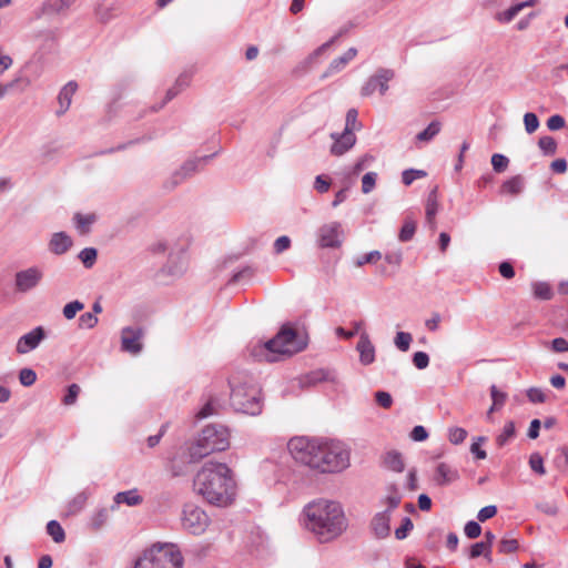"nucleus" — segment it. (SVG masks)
<instances>
[{
	"label": "nucleus",
	"mask_w": 568,
	"mask_h": 568,
	"mask_svg": "<svg viewBox=\"0 0 568 568\" xmlns=\"http://www.w3.org/2000/svg\"><path fill=\"white\" fill-rule=\"evenodd\" d=\"M287 448L297 463L321 473H336L349 466V452L341 442L298 436L288 442Z\"/></svg>",
	"instance_id": "f257e3e1"
},
{
	"label": "nucleus",
	"mask_w": 568,
	"mask_h": 568,
	"mask_svg": "<svg viewBox=\"0 0 568 568\" xmlns=\"http://www.w3.org/2000/svg\"><path fill=\"white\" fill-rule=\"evenodd\" d=\"M194 490L212 505L226 507L236 496L234 471L225 463L209 460L197 470Z\"/></svg>",
	"instance_id": "f03ea898"
},
{
	"label": "nucleus",
	"mask_w": 568,
	"mask_h": 568,
	"mask_svg": "<svg viewBox=\"0 0 568 568\" xmlns=\"http://www.w3.org/2000/svg\"><path fill=\"white\" fill-rule=\"evenodd\" d=\"M303 514L305 527L322 542L334 540L347 528L343 507L333 500H314L304 507Z\"/></svg>",
	"instance_id": "7ed1b4c3"
},
{
	"label": "nucleus",
	"mask_w": 568,
	"mask_h": 568,
	"mask_svg": "<svg viewBox=\"0 0 568 568\" xmlns=\"http://www.w3.org/2000/svg\"><path fill=\"white\" fill-rule=\"evenodd\" d=\"M305 346V341L298 337L296 331L284 325L275 337L253 346L251 354L258 362L274 363L293 356Z\"/></svg>",
	"instance_id": "20e7f679"
},
{
	"label": "nucleus",
	"mask_w": 568,
	"mask_h": 568,
	"mask_svg": "<svg viewBox=\"0 0 568 568\" xmlns=\"http://www.w3.org/2000/svg\"><path fill=\"white\" fill-rule=\"evenodd\" d=\"M230 429L226 426L211 424L205 426L199 437L186 449L187 463H197L215 452L230 447Z\"/></svg>",
	"instance_id": "39448f33"
},
{
	"label": "nucleus",
	"mask_w": 568,
	"mask_h": 568,
	"mask_svg": "<svg viewBox=\"0 0 568 568\" xmlns=\"http://www.w3.org/2000/svg\"><path fill=\"white\" fill-rule=\"evenodd\" d=\"M183 557L174 544H154L135 561L134 568H182Z\"/></svg>",
	"instance_id": "423d86ee"
},
{
	"label": "nucleus",
	"mask_w": 568,
	"mask_h": 568,
	"mask_svg": "<svg viewBox=\"0 0 568 568\" xmlns=\"http://www.w3.org/2000/svg\"><path fill=\"white\" fill-rule=\"evenodd\" d=\"M231 404L235 410L256 415L261 412L260 390L254 385H236L232 387Z\"/></svg>",
	"instance_id": "0eeeda50"
},
{
	"label": "nucleus",
	"mask_w": 568,
	"mask_h": 568,
	"mask_svg": "<svg viewBox=\"0 0 568 568\" xmlns=\"http://www.w3.org/2000/svg\"><path fill=\"white\" fill-rule=\"evenodd\" d=\"M209 523L210 518L201 507L193 504L184 506L182 525L189 532L201 535L206 530Z\"/></svg>",
	"instance_id": "6e6552de"
},
{
	"label": "nucleus",
	"mask_w": 568,
	"mask_h": 568,
	"mask_svg": "<svg viewBox=\"0 0 568 568\" xmlns=\"http://www.w3.org/2000/svg\"><path fill=\"white\" fill-rule=\"evenodd\" d=\"M394 78V71L389 69L379 70L374 77H371L362 88L364 97L372 95L376 90L382 95L388 90V82Z\"/></svg>",
	"instance_id": "1a4fd4ad"
},
{
	"label": "nucleus",
	"mask_w": 568,
	"mask_h": 568,
	"mask_svg": "<svg viewBox=\"0 0 568 568\" xmlns=\"http://www.w3.org/2000/svg\"><path fill=\"white\" fill-rule=\"evenodd\" d=\"M343 231L341 223L331 222L323 225L318 231V242L322 247H338L342 244Z\"/></svg>",
	"instance_id": "9d476101"
},
{
	"label": "nucleus",
	"mask_w": 568,
	"mask_h": 568,
	"mask_svg": "<svg viewBox=\"0 0 568 568\" xmlns=\"http://www.w3.org/2000/svg\"><path fill=\"white\" fill-rule=\"evenodd\" d=\"M42 278V272L38 267H30L16 274V288L27 292L38 285Z\"/></svg>",
	"instance_id": "9b49d317"
},
{
	"label": "nucleus",
	"mask_w": 568,
	"mask_h": 568,
	"mask_svg": "<svg viewBox=\"0 0 568 568\" xmlns=\"http://www.w3.org/2000/svg\"><path fill=\"white\" fill-rule=\"evenodd\" d=\"M142 329L125 327L122 331V349L131 354H138L142 349Z\"/></svg>",
	"instance_id": "f8f14e48"
},
{
	"label": "nucleus",
	"mask_w": 568,
	"mask_h": 568,
	"mask_svg": "<svg viewBox=\"0 0 568 568\" xmlns=\"http://www.w3.org/2000/svg\"><path fill=\"white\" fill-rule=\"evenodd\" d=\"M44 338V329L39 326L21 336L17 343V352L19 354H26L34 349L40 342Z\"/></svg>",
	"instance_id": "ddd939ff"
},
{
	"label": "nucleus",
	"mask_w": 568,
	"mask_h": 568,
	"mask_svg": "<svg viewBox=\"0 0 568 568\" xmlns=\"http://www.w3.org/2000/svg\"><path fill=\"white\" fill-rule=\"evenodd\" d=\"M356 348L359 353V361L363 365H369L375 361V347L366 332L361 333Z\"/></svg>",
	"instance_id": "4468645a"
},
{
	"label": "nucleus",
	"mask_w": 568,
	"mask_h": 568,
	"mask_svg": "<svg viewBox=\"0 0 568 568\" xmlns=\"http://www.w3.org/2000/svg\"><path fill=\"white\" fill-rule=\"evenodd\" d=\"M332 138L334 139V143L331 148V152L336 156L347 152L356 142V136L353 132H343L338 136L332 134Z\"/></svg>",
	"instance_id": "2eb2a0df"
},
{
	"label": "nucleus",
	"mask_w": 568,
	"mask_h": 568,
	"mask_svg": "<svg viewBox=\"0 0 568 568\" xmlns=\"http://www.w3.org/2000/svg\"><path fill=\"white\" fill-rule=\"evenodd\" d=\"M389 514L388 511L378 513L372 520V529L377 538H385L389 534Z\"/></svg>",
	"instance_id": "dca6fc26"
},
{
	"label": "nucleus",
	"mask_w": 568,
	"mask_h": 568,
	"mask_svg": "<svg viewBox=\"0 0 568 568\" xmlns=\"http://www.w3.org/2000/svg\"><path fill=\"white\" fill-rule=\"evenodd\" d=\"M438 199H437V189L435 187L428 195L426 201V222L429 225L430 230H436V214L438 212Z\"/></svg>",
	"instance_id": "f3484780"
},
{
	"label": "nucleus",
	"mask_w": 568,
	"mask_h": 568,
	"mask_svg": "<svg viewBox=\"0 0 568 568\" xmlns=\"http://www.w3.org/2000/svg\"><path fill=\"white\" fill-rule=\"evenodd\" d=\"M458 477V474L446 463H439L436 467L434 480L443 486L453 483Z\"/></svg>",
	"instance_id": "a211bd4d"
},
{
	"label": "nucleus",
	"mask_w": 568,
	"mask_h": 568,
	"mask_svg": "<svg viewBox=\"0 0 568 568\" xmlns=\"http://www.w3.org/2000/svg\"><path fill=\"white\" fill-rule=\"evenodd\" d=\"M538 3V0H527L515 6H511L509 9L497 13L496 19L499 22H510L521 10L527 7H534Z\"/></svg>",
	"instance_id": "6ab92c4d"
},
{
	"label": "nucleus",
	"mask_w": 568,
	"mask_h": 568,
	"mask_svg": "<svg viewBox=\"0 0 568 568\" xmlns=\"http://www.w3.org/2000/svg\"><path fill=\"white\" fill-rule=\"evenodd\" d=\"M77 89H78V84L74 81L68 82L62 88V90L60 91L59 97H58L59 104H60V110L58 111L59 114L64 113L69 109V106L71 104V99H72L73 94L75 93Z\"/></svg>",
	"instance_id": "aec40b11"
},
{
	"label": "nucleus",
	"mask_w": 568,
	"mask_h": 568,
	"mask_svg": "<svg viewBox=\"0 0 568 568\" xmlns=\"http://www.w3.org/2000/svg\"><path fill=\"white\" fill-rule=\"evenodd\" d=\"M524 189V179L520 175L506 180L500 186V193L507 195H518Z\"/></svg>",
	"instance_id": "412c9836"
},
{
	"label": "nucleus",
	"mask_w": 568,
	"mask_h": 568,
	"mask_svg": "<svg viewBox=\"0 0 568 568\" xmlns=\"http://www.w3.org/2000/svg\"><path fill=\"white\" fill-rule=\"evenodd\" d=\"M71 245V239L64 233H55L50 241V248L55 254H63Z\"/></svg>",
	"instance_id": "4be33fe9"
},
{
	"label": "nucleus",
	"mask_w": 568,
	"mask_h": 568,
	"mask_svg": "<svg viewBox=\"0 0 568 568\" xmlns=\"http://www.w3.org/2000/svg\"><path fill=\"white\" fill-rule=\"evenodd\" d=\"M384 465L396 473L403 471L405 467L403 456L397 452H388L384 457Z\"/></svg>",
	"instance_id": "5701e85b"
},
{
	"label": "nucleus",
	"mask_w": 568,
	"mask_h": 568,
	"mask_svg": "<svg viewBox=\"0 0 568 568\" xmlns=\"http://www.w3.org/2000/svg\"><path fill=\"white\" fill-rule=\"evenodd\" d=\"M490 395H491V399H493V405L490 406L489 410L487 412L488 419L491 418V414L495 410H498L504 406V404L507 399V394L498 390V388L495 385H493L490 387Z\"/></svg>",
	"instance_id": "b1692460"
},
{
	"label": "nucleus",
	"mask_w": 568,
	"mask_h": 568,
	"mask_svg": "<svg viewBox=\"0 0 568 568\" xmlns=\"http://www.w3.org/2000/svg\"><path fill=\"white\" fill-rule=\"evenodd\" d=\"M116 504H126L129 506H135L142 503V497L136 490H128L118 493L114 497Z\"/></svg>",
	"instance_id": "393cba45"
},
{
	"label": "nucleus",
	"mask_w": 568,
	"mask_h": 568,
	"mask_svg": "<svg viewBox=\"0 0 568 568\" xmlns=\"http://www.w3.org/2000/svg\"><path fill=\"white\" fill-rule=\"evenodd\" d=\"M442 130V123L437 120L432 121L428 126L416 135V140L428 142L433 140Z\"/></svg>",
	"instance_id": "a878e982"
},
{
	"label": "nucleus",
	"mask_w": 568,
	"mask_h": 568,
	"mask_svg": "<svg viewBox=\"0 0 568 568\" xmlns=\"http://www.w3.org/2000/svg\"><path fill=\"white\" fill-rule=\"evenodd\" d=\"M77 0H47L43 8L49 13H60L68 10Z\"/></svg>",
	"instance_id": "bb28decb"
},
{
	"label": "nucleus",
	"mask_w": 568,
	"mask_h": 568,
	"mask_svg": "<svg viewBox=\"0 0 568 568\" xmlns=\"http://www.w3.org/2000/svg\"><path fill=\"white\" fill-rule=\"evenodd\" d=\"M516 435L515 423L513 420L507 422L504 425L501 433L496 437V444L498 447L505 446Z\"/></svg>",
	"instance_id": "cd10ccee"
},
{
	"label": "nucleus",
	"mask_w": 568,
	"mask_h": 568,
	"mask_svg": "<svg viewBox=\"0 0 568 568\" xmlns=\"http://www.w3.org/2000/svg\"><path fill=\"white\" fill-rule=\"evenodd\" d=\"M532 291L536 298L548 301L552 298L551 286L546 282H536L532 284Z\"/></svg>",
	"instance_id": "c85d7f7f"
},
{
	"label": "nucleus",
	"mask_w": 568,
	"mask_h": 568,
	"mask_svg": "<svg viewBox=\"0 0 568 568\" xmlns=\"http://www.w3.org/2000/svg\"><path fill=\"white\" fill-rule=\"evenodd\" d=\"M77 229L81 234H87L91 224L95 221L94 214L82 215L80 213L74 216Z\"/></svg>",
	"instance_id": "c756f323"
},
{
	"label": "nucleus",
	"mask_w": 568,
	"mask_h": 568,
	"mask_svg": "<svg viewBox=\"0 0 568 568\" xmlns=\"http://www.w3.org/2000/svg\"><path fill=\"white\" fill-rule=\"evenodd\" d=\"M47 531L52 537V539L58 544L64 541L65 539V534L62 526L55 520H51L48 523Z\"/></svg>",
	"instance_id": "7c9ffc66"
},
{
	"label": "nucleus",
	"mask_w": 568,
	"mask_h": 568,
	"mask_svg": "<svg viewBox=\"0 0 568 568\" xmlns=\"http://www.w3.org/2000/svg\"><path fill=\"white\" fill-rule=\"evenodd\" d=\"M416 231V222L409 217H407L400 229L399 240L402 242H407L413 239Z\"/></svg>",
	"instance_id": "2f4dec72"
},
{
	"label": "nucleus",
	"mask_w": 568,
	"mask_h": 568,
	"mask_svg": "<svg viewBox=\"0 0 568 568\" xmlns=\"http://www.w3.org/2000/svg\"><path fill=\"white\" fill-rule=\"evenodd\" d=\"M484 556L489 562L491 561V549L483 541L476 542L470 547L469 557L471 559Z\"/></svg>",
	"instance_id": "473e14b6"
},
{
	"label": "nucleus",
	"mask_w": 568,
	"mask_h": 568,
	"mask_svg": "<svg viewBox=\"0 0 568 568\" xmlns=\"http://www.w3.org/2000/svg\"><path fill=\"white\" fill-rule=\"evenodd\" d=\"M219 412V403L216 399L211 398L207 400V403L199 410L196 414V417L202 419L210 417L214 414H217Z\"/></svg>",
	"instance_id": "72a5a7b5"
},
{
	"label": "nucleus",
	"mask_w": 568,
	"mask_h": 568,
	"mask_svg": "<svg viewBox=\"0 0 568 568\" xmlns=\"http://www.w3.org/2000/svg\"><path fill=\"white\" fill-rule=\"evenodd\" d=\"M357 116H358L357 110L349 109L347 111L344 132H353L354 133V131L359 130L361 123L357 121Z\"/></svg>",
	"instance_id": "f704fd0d"
},
{
	"label": "nucleus",
	"mask_w": 568,
	"mask_h": 568,
	"mask_svg": "<svg viewBox=\"0 0 568 568\" xmlns=\"http://www.w3.org/2000/svg\"><path fill=\"white\" fill-rule=\"evenodd\" d=\"M519 544L515 538H503L499 542L498 550L501 554H514L518 550Z\"/></svg>",
	"instance_id": "c9c22d12"
},
{
	"label": "nucleus",
	"mask_w": 568,
	"mask_h": 568,
	"mask_svg": "<svg viewBox=\"0 0 568 568\" xmlns=\"http://www.w3.org/2000/svg\"><path fill=\"white\" fill-rule=\"evenodd\" d=\"M538 145L545 154L554 155L556 153L557 143L552 136H541L538 141Z\"/></svg>",
	"instance_id": "e433bc0d"
},
{
	"label": "nucleus",
	"mask_w": 568,
	"mask_h": 568,
	"mask_svg": "<svg viewBox=\"0 0 568 568\" xmlns=\"http://www.w3.org/2000/svg\"><path fill=\"white\" fill-rule=\"evenodd\" d=\"M80 386L78 384H71L69 387H68V392L67 394L64 395L63 399H62V403L65 405V406H71L73 405L75 402H77V398L80 394Z\"/></svg>",
	"instance_id": "4c0bfd02"
},
{
	"label": "nucleus",
	"mask_w": 568,
	"mask_h": 568,
	"mask_svg": "<svg viewBox=\"0 0 568 568\" xmlns=\"http://www.w3.org/2000/svg\"><path fill=\"white\" fill-rule=\"evenodd\" d=\"M19 381L23 386H31L37 381V374L31 368H22L19 373Z\"/></svg>",
	"instance_id": "58836bf2"
},
{
	"label": "nucleus",
	"mask_w": 568,
	"mask_h": 568,
	"mask_svg": "<svg viewBox=\"0 0 568 568\" xmlns=\"http://www.w3.org/2000/svg\"><path fill=\"white\" fill-rule=\"evenodd\" d=\"M467 437V430L462 427H453L448 432V439L450 443L457 445L463 443Z\"/></svg>",
	"instance_id": "ea45409f"
},
{
	"label": "nucleus",
	"mask_w": 568,
	"mask_h": 568,
	"mask_svg": "<svg viewBox=\"0 0 568 568\" xmlns=\"http://www.w3.org/2000/svg\"><path fill=\"white\" fill-rule=\"evenodd\" d=\"M412 335L405 332H398L395 337V345L402 352H406L409 348L412 342Z\"/></svg>",
	"instance_id": "a19ab883"
},
{
	"label": "nucleus",
	"mask_w": 568,
	"mask_h": 568,
	"mask_svg": "<svg viewBox=\"0 0 568 568\" xmlns=\"http://www.w3.org/2000/svg\"><path fill=\"white\" fill-rule=\"evenodd\" d=\"M524 124L527 133H534L539 126V120L535 113L528 112L524 115Z\"/></svg>",
	"instance_id": "79ce46f5"
},
{
	"label": "nucleus",
	"mask_w": 568,
	"mask_h": 568,
	"mask_svg": "<svg viewBox=\"0 0 568 568\" xmlns=\"http://www.w3.org/2000/svg\"><path fill=\"white\" fill-rule=\"evenodd\" d=\"M84 307L83 303L79 301H73L71 303H68L63 307V315L67 320H72L77 315L79 311H81Z\"/></svg>",
	"instance_id": "37998d69"
},
{
	"label": "nucleus",
	"mask_w": 568,
	"mask_h": 568,
	"mask_svg": "<svg viewBox=\"0 0 568 568\" xmlns=\"http://www.w3.org/2000/svg\"><path fill=\"white\" fill-rule=\"evenodd\" d=\"M509 160L503 154H494L491 156V165L498 173L504 172L508 166Z\"/></svg>",
	"instance_id": "c03bdc74"
},
{
	"label": "nucleus",
	"mask_w": 568,
	"mask_h": 568,
	"mask_svg": "<svg viewBox=\"0 0 568 568\" xmlns=\"http://www.w3.org/2000/svg\"><path fill=\"white\" fill-rule=\"evenodd\" d=\"M376 178H377V174L375 172H368L363 176V179H362V192L363 193L367 194L375 187Z\"/></svg>",
	"instance_id": "a18cd8bd"
},
{
	"label": "nucleus",
	"mask_w": 568,
	"mask_h": 568,
	"mask_svg": "<svg viewBox=\"0 0 568 568\" xmlns=\"http://www.w3.org/2000/svg\"><path fill=\"white\" fill-rule=\"evenodd\" d=\"M530 468L539 475H544L546 473L544 467L542 457L538 453H534L529 458Z\"/></svg>",
	"instance_id": "49530a36"
},
{
	"label": "nucleus",
	"mask_w": 568,
	"mask_h": 568,
	"mask_svg": "<svg viewBox=\"0 0 568 568\" xmlns=\"http://www.w3.org/2000/svg\"><path fill=\"white\" fill-rule=\"evenodd\" d=\"M426 176V172L422 170H406L403 172V183L410 185L416 179Z\"/></svg>",
	"instance_id": "de8ad7c7"
},
{
	"label": "nucleus",
	"mask_w": 568,
	"mask_h": 568,
	"mask_svg": "<svg viewBox=\"0 0 568 568\" xmlns=\"http://www.w3.org/2000/svg\"><path fill=\"white\" fill-rule=\"evenodd\" d=\"M382 258L379 251H372L356 260V266H363L364 264L377 263Z\"/></svg>",
	"instance_id": "09e8293b"
},
{
	"label": "nucleus",
	"mask_w": 568,
	"mask_h": 568,
	"mask_svg": "<svg viewBox=\"0 0 568 568\" xmlns=\"http://www.w3.org/2000/svg\"><path fill=\"white\" fill-rule=\"evenodd\" d=\"M80 258L82 261V263L90 267L92 266V264L95 262V258H97V250L95 248H92V247H87L84 250L81 251L80 253Z\"/></svg>",
	"instance_id": "8fccbe9b"
},
{
	"label": "nucleus",
	"mask_w": 568,
	"mask_h": 568,
	"mask_svg": "<svg viewBox=\"0 0 568 568\" xmlns=\"http://www.w3.org/2000/svg\"><path fill=\"white\" fill-rule=\"evenodd\" d=\"M413 529V521L405 517L400 527L395 530V537L399 540L406 538L407 534Z\"/></svg>",
	"instance_id": "3c124183"
},
{
	"label": "nucleus",
	"mask_w": 568,
	"mask_h": 568,
	"mask_svg": "<svg viewBox=\"0 0 568 568\" xmlns=\"http://www.w3.org/2000/svg\"><path fill=\"white\" fill-rule=\"evenodd\" d=\"M464 531L468 538L475 539L480 536L481 527L478 523L470 520L465 525Z\"/></svg>",
	"instance_id": "603ef678"
},
{
	"label": "nucleus",
	"mask_w": 568,
	"mask_h": 568,
	"mask_svg": "<svg viewBox=\"0 0 568 568\" xmlns=\"http://www.w3.org/2000/svg\"><path fill=\"white\" fill-rule=\"evenodd\" d=\"M375 399H376V403L385 409L389 408L393 404V398H392L390 394L387 392H383V390L376 392Z\"/></svg>",
	"instance_id": "864d4df0"
},
{
	"label": "nucleus",
	"mask_w": 568,
	"mask_h": 568,
	"mask_svg": "<svg viewBox=\"0 0 568 568\" xmlns=\"http://www.w3.org/2000/svg\"><path fill=\"white\" fill-rule=\"evenodd\" d=\"M98 323V317L92 313H84L79 318V324L83 328H93Z\"/></svg>",
	"instance_id": "5fc2aeb1"
},
{
	"label": "nucleus",
	"mask_w": 568,
	"mask_h": 568,
	"mask_svg": "<svg viewBox=\"0 0 568 568\" xmlns=\"http://www.w3.org/2000/svg\"><path fill=\"white\" fill-rule=\"evenodd\" d=\"M413 363L418 369H424L429 364V356L425 352H416L413 356Z\"/></svg>",
	"instance_id": "6e6d98bb"
},
{
	"label": "nucleus",
	"mask_w": 568,
	"mask_h": 568,
	"mask_svg": "<svg viewBox=\"0 0 568 568\" xmlns=\"http://www.w3.org/2000/svg\"><path fill=\"white\" fill-rule=\"evenodd\" d=\"M364 326V323L363 322H355L354 323V328L352 329V332H346L343 327H337L336 328V334L339 336V337H343V338H346V339H349L352 338L355 334L359 333V331L362 329V327Z\"/></svg>",
	"instance_id": "4d7b16f0"
},
{
	"label": "nucleus",
	"mask_w": 568,
	"mask_h": 568,
	"mask_svg": "<svg viewBox=\"0 0 568 568\" xmlns=\"http://www.w3.org/2000/svg\"><path fill=\"white\" fill-rule=\"evenodd\" d=\"M527 397L531 403H545L546 395L545 393L537 387H531L527 390Z\"/></svg>",
	"instance_id": "13d9d810"
},
{
	"label": "nucleus",
	"mask_w": 568,
	"mask_h": 568,
	"mask_svg": "<svg viewBox=\"0 0 568 568\" xmlns=\"http://www.w3.org/2000/svg\"><path fill=\"white\" fill-rule=\"evenodd\" d=\"M497 514V507L494 505L486 506L478 511L477 518L479 521L484 523L490 518H493Z\"/></svg>",
	"instance_id": "bf43d9fd"
},
{
	"label": "nucleus",
	"mask_w": 568,
	"mask_h": 568,
	"mask_svg": "<svg viewBox=\"0 0 568 568\" xmlns=\"http://www.w3.org/2000/svg\"><path fill=\"white\" fill-rule=\"evenodd\" d=\"M486 440L485 437H478L476 442H474L470 446V452L476 456L478 459H485L487 457V454L484 449H481L480 445Z\"/></svg>",
	"instance_id": "052dcab7"
},
{
	"label": "nucleus",
	"mask_w": 568,
	"mask_h": 568,
	"mask_svg": "<svg viewBox=\"0 0 568 568\" xmlns=\"http://www.w3.org/2000/svg\"><path fill=\"white\" fill-rule=\"evenodd\" d=\"M547 126L551 131L560 130L565 126V120L561 115H558V114L551 115L547 120Z\"/></svg>",
	"instance_id": "680f3d73"
},
{
	"label": "nucleus",
	"mask_w": 568,
	"mask_h": 568,
	"mask_svg": "<svg viewBox=\"0 0 568 568\" xmlns=\"http://www.w3.org/2000/svg\"><path fill=\"white\" fill-rule=\"evenodd\" d=\"M291 246V240L288 236H280L274 243V251L280 254Z\"/></svg>",
	"instance_id": "e2e57ef3"
},
{
	"label": "nucleus",
	"mask_w": 568,
	"mask_h": 568,
	"mask_svg": "<svg viewBox=\"0 0 568 568\" xmlns=\"http://www.w3.org/2000/svg\"><path fill=\"white\" fill-rule=\"evenodd\" d=\"M498 270L500 275L506 280H510L515 276V270L509 262H501Z\"/></svg>",
	"instance_id": "0e129e2a"
},
{
	"label": "nucleus",
	"mask_w": 568,
	"mask_h": 568,
	"mask_svg": "<svg viewBox=\"0 0 568 568\" xmlns=\"http://www.w3.org/2000/svg\"><path fill=\"white\" fill-rule=\"evenodd\" d=\"M329 186H331V181L326 178H324L323 175H318L315 180V183H314V187L320 192V193H325L329 190Z\"/></svg>",
	"instance_id": "69168bd1"
},
{
	"label": "nucleus",
	"mask_w": 568,
	"mask_h": 568,
	"mask_svg": "<svg viewBox=\"0 0 568 568\" xmlns=\"http://www.w3.org/2000/svg\"><path fill=\"white\" fill-rule=\"evenodd\" d=\"M552 349L557 353L568 352V341L562 337H557L551 342Z\"/></svg>",
	"instance_id": "338daca9"
},
{
	"label": "nucleus",
	"mask_w": 568,
	"mask_h": 568,
	"mask_svg": "<svg viewBox=\"0 0 568 568\" xmlns=\"http://www.w3.org/2000/svg\"><path fill=\"white\" fill-rule=\"evenodd\" d=\"M410 437L416 442H423L427 439L428 433L423 426H415L410 433Z\"/></svg>",
	"instance_id": "774afa93"
}]
</instances>
